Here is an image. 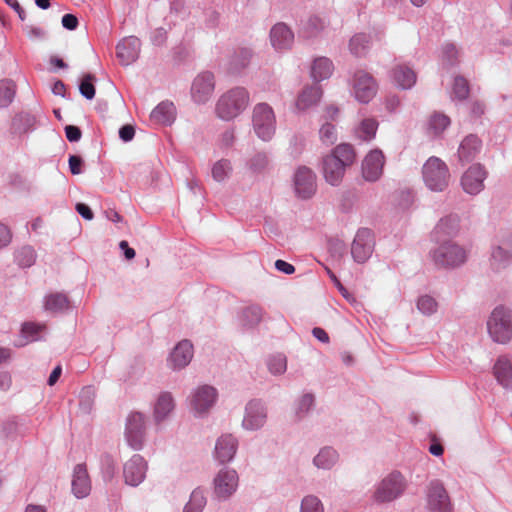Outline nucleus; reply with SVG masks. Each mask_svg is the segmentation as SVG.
Returning <instances> with one entry per match:
<instances>
[{"instance_id":"nucleus-13","label":"nucleus","mask_w":512,"mask_h":512,"mask_svg":"<svg viewBox=\"0 0 512 512\" xmlns=\"http://www.w3.org/2000/svg\"><path fill=\"white\" fill-rule=\"evenodd\" d=\"M218 398L216 388L210 385H202L195 388L189 397V405L195 416L206 415L215 405Z\"/></svg>"},{"instance_id":"nucleus-52","label":"nucleus","mask_w":512,"mask_h":512,"mask_svg":"<svg viewBox=\"0 0 512 512\" xmlns=\"http://www.w3.org/2000/svg\"><path fill=\"white\" fill-rule=\"evenodd\" d=\"M324 505L319 497L313 494L306 495L302 498L300 504V512H324Z\"/></svg>"},{"instance_id":"nucleus-12","label":"nucleus","mask_w":512,"mask_h":512,"mask_svg":"<svg viewBox=\"0 0 512 512\" xmlns=\"http://www.w3.org/2000/svg\"><path fill=\"white\" fill-rule=\"evenodd\" d=\"M267 419L268 409L265 403L252 399L245 405L241 427L249 432L259 431L266 425Z\"/></svg>"},{"instance_id":"nucleus-26","label":"nucleus","mask_w":512,"mask_h":512,"mask_svg":"<svg viewBox=\"0 0 512 512\" xmlns=\"http://www.w3.org/2000/svg\"><path fill=\"white\" fill-rule=\"evenodd\" d=\"M175 409V400L171 392H161L153 405V419L156 424L167 420Z\"/></svg>"},{"instance_id":"nucleus-16","label":"nucleus","mask_w":512,"mask_h":512,"mask_svg":"<svg viewBox=\"0 0 512 512\" xmlns=\"http://www.w3.org/2000/svg\"><path fill=\"white\" fill-rule=\"evenodd\" d=\"M238 447V438L231 433H224L216 439L213 458L221 465L231 463L236 456Z\"/></svg>"},{"instance_id":"nucleus-63","label":"nucleus","mask_w":512,"mask_h":512,"mask_svg":"<svg viewBox=\"0 0 512 512\" xmlns=\"http://www.w3.org/2000/svg\"><path fill=\"white\" fill-rule=\"evenodd\" d=\"M62 26L67 30H75L78 26V19L73 14H65L62 17Z\"/></svg>"},{"instance_id":"nucleus-10","label":"nucleus","mask_w":512,"mask_h":512,"mask_svg":"<svg viewBox=\"0 0 512 512\" xmlns=\"http://www.w3.org/2000/svg\"><path fill=\"white\" fill-rule=\"evenodd\" d=\"M146 417L141 412H131L125 422L124 437L127 445L135 450L140 451L144 447L146 439Z\"/></svg>"},{"instance_id":"nucleus-64","label":"nucleus","mask_w":512,"mask_h":512,"mask_svg":"<svg viewBox=\"0 0 512 512\" xmlns=\"http://www.w3.org/2000/svg\"><path fill=\"white\" fill-rule=\"evenodd\" d=\"M275 268L287 275L293 274L295 272V267L292 264L281 259L276 260Z\"/></svg>"},{"instance_id":"nucleus-39","label":"nucleus","mask_w":512,"mask_h":512,"mask_svg":"<svg viewBox=\"0 0 512 512\" xmlns=\"http://www.w3.org/2000/svg\"><path fill=\"white\" fill-rule=\"evenodd\" d=\"M392 79L402 89H410L416 83V74L408 66L397 65L392 70Z\"/></svg>"},{"instance_id":"nucleus-48","label":"nucleus","mask_w":512,"mask_h":512,"mask_svg":"<svg viewBox=\"0 0 512 512\" xmlns=\"http://www.w3.org/2000/svg\"><path fill=\"white\" fill-rule=\"evenodd\" d=\"M15 260L23 268L30 267L36 260L35 250L31 246H23L16 251Z\"/></svg>"},{"instance_id":"nucleus-6","label":"nucleus","mask_w":512,"mask_h":512,"mask_svg":"<svg viewBox=\"0 0 512 512\" xmlns=\"http://www.w3.org/2000/svg\"><path fill=\"white\" fill-rule=\"evenodd\" d=\"M252 126L255 134L262 141H270L276 132V116L273 108L264 102L254 106L252 111Z\"/></svg>"},{"instance_id":"nucleus-4","label":"nucleus","mask_w":512,"mask_h":512,"mask_svg":"<svg viewBox=\"0 0 512 512\" xmlns=\"http://www.w3.org/2000/svg\"><path fill=\"white\" fill-rule=\"evenodd\" d=\"M407 480L399 471H392L375 485L373 500L377 503H389L400 498L406 488Z\"/></svg>"},{"instance_id":"nucleus-7","label":"nucleus","mask_w":512,"mask_h":512,"mask_svg":"<svg viewBox=\"0 0 512 512\" xmlns=\"http://www.w3.org/2000/svg\"><path fill=\"white\" fill-rule=\"evenodd\" d=\"M431 257L437 266L455 268L464 264L467 260V251L453 241L440 242V245L433 249Z\"/></svg>"},{"instance_id":"nucleus-62","label":"nucleus","mask_w":512,"mask_h":512,"mask_svg":"<svg viewBox=\"0 0 512 512\" xmlns=\"http://www.w3.org/2000/svg\"><path fill=\"white\" fill-rule=\"evenodd\" d=\"M135 135V129L131 125H124L119 129V137L124 142H129Z\"/></svg>"},{"instance_id":"nucleus-19","label":"nucleus","mask_w":512,"mask_h":512,"mask_svg":"<svg viewBox=\"0 0 512 512\" xmlns=\"http://www.w3.org/2000/svg\"><path fill=\"white\" fill-rule=\"evenodd\" d=\"M293 183L295 193L301 199H308L316 192V176L308 167L301 166L295 171Z\"/></svg>"},{"instance_id":"nucleus-9","label":"nucleus","mask_w":512,"mask_h":512,"mask_svg":"<svg viewBox=\"0 0 512 512\" xmlns=\"http://www.w3.org/2000/svg\"><path fill=\"white\" fill-rule=\"evenodd\" d=\"M213 495L218 501L229 500L239 487L238 472L230 467L221 468L213 478Z\"/></svg>"},{"instance_id":"nucleus-31","label":"nucleus","mask_w":512,"mask_h":512,"mask_svg":"<svg viewBox=\"0 0 512 512\" xmlns=\"http://www.w3.org/2000/svg\"><path fill=\"white\" fill-rule=\"evenodd\" d=\"M252 50L247 47L235 49L229 56L227 69L230 73L237 74L248 67L252 59Z\"/></svg>"},{"instance_id":"nucleus-47","label":"nucleus","mask_w":512,"mask_h":512,"mask_svg":"<svg viewBox=\"0 0 512 512\" xmlns=\"http://www.w3.org/2000/svg\"><path fill=\"white\" fill-rule=\"evenodd\" d=\"M270 160L266 153L258 152L248 162L249 169L256 174H261L269 169Z\"/></svg>"},{"instance_id":"nucleus-17","label":"nucleus","mask_w":512,"mask_h":512,"mask_svg":"<svg viewBox=\"0 0 512 512\" xmlns=\"http://www.w3.org/2000/svg\"><path fill=\"white\" fill-rule=\"evenodd\" d=\"M215 89V79L211 72L198 74L192 82L191 97L197 104H205L212 97Z\"/></svg>"},{"instance_id":"nucleus-33","label":"nucleus","mask_w":512,"mask_h":512,"mask_svg":"<svg viewBox=\"0 0 512 512\" xmlns=\"http://www.w3.org/2000/svg\"><path fill=\"white\" fill-rule=\"evenodd\" d=\"M36 128V118L28 112H21L14 116L11 123V133L15 136L34 131Z\"/></svg>"},{"instance_id":"nucleus-50","label":"nucleus","mask_w":512,"mask_h":512,"mask_svg":"<svg viewBox=\"0 0 512 512\" xmlns=\"http://www.w3.org/2000/svg\"><path fill=\"white\" fill-rule=\"evenodd\" d=\"M416 306H417V309L419 310V312L425 316L433 315L434 313L437 312V309H438V303L435 300V298H433L430 295H426V294L421 295L417 299Z\"/></svg>"},{"instance_id":"nucleus-2","label":"nucleus","mask_w":512,"mask_h":512,"mask_svg":"<svg viewBox=\"0 0 512 512\" xmlns=\"http://www.w3.org/2000/svg\"><path fill=\"white\" fill-rule=\"evenodd\" d=\"M250 104V94L244 87H234L223 93L215 104L216 116L226 122L240 116Z\"/></svg>"},{"instance_id":"nucleus-15","label":"nucleus","mask_w":512,"mask_h":512,"mask_svg":"<svg viewBox=\"0 0 512 512\" xmlns=\"http://www.w3.org/2000/svg\"><path fill=\"white\" fill-rule=\"evenodd\" d=\"M148 462L140 454L132 455L123 464L124 483L131 487H138L142 484L147 475Z\"/></svg>"},{"instance_id":"nucleus-42","label":"nucleus","mask_w":512,"mask_h":512,"mask_svg":"<svg viewBox=\"0 0 512 512\" xmlns=\"http://www.w3.org/2000/svg\"><path fill=\"white\" fill-rule=\"evenodd\" d=\"M99 465L102 478L105 482L111 481L117 470V464L114 457L109 453H103L99 457Z\"/></svg>"},{"instance_id":"nucleus-61","label":"nucleus","mask_w":512,"mask_h":512,"mask_svg":"<svg viewBox=\"0 0 512 512\" xmlns=\"http://www.w3.org/2000/svg\"><path fill=\"white\" fill-rule=\"evenodd\" d=\"M65 135L68 141L78 142L81 139L82 132L79 127L74 125H67L65 127Z\"/></svg>"},{"instance_id":"nucleus-18","label":"nucleus","mask_w":512,"mask_h":512,"mask_svg":"<svg viewBox=\"0 0 512 512\" xmlns=\"http://www.w3.org/2000/svg\"><path fill=\"white\" fill-rule=\"evenodd\" d=\"M383 37V33L376 30L370 31L368 33H356L349 40V51L353 56L357 58L365 57L372 45L375 42H381Z\"/></svg>"},{"instance_id":"nucleus-5","label":"nucleus","mask_w":512,"mask_h":512,"mask_svg":"<svg viewBox=\"0 0 512 512\" xmlns=\"http://www.w3.org/2000/svg\"><path fill=\"white\" fill-rule=\"evenodd\" d=\"M422 177L428 189L441 192L448 187L450 172L444 161L432 156L422 167Z\"/></svg>"},{"instance_id":"nucleus-29","label":"nucleus","mask_w":512,"mask_h":512,"mask_svg":"<svg viewBox=\"0 0 512 512\" xmlns=\"http://www.w3.org/2000/svg\"><path fill=\"white\" fill-rule=\"evenodd\" d=\"M176 117V108L170 101L160 102L150 113V121L157 125H171Z\"/></svg>"},{"instance_id":"nucleus-58","label":"nucleus","mask_w":512,"mask_h":512,"mask_svg":"<svg viewBox=\"0 0 512 512\" xmlns=\"http://www.w3.org/2000/svg\"><path fill=\"white\" fill-rule=\"evenodd\" d=\"M458 50L456 46L452 43H446L442 47V60L449 65H452L456 62L458 58Z\"/></svg>"},{"instance_id":"nucleus-55","label":"nucleus","mask_w":512,"mask_h":512,"mask_svg":"<svg viewBox=\"0 0 512 512\" xmlns=\"http://www.w3.org/2000/svg\"><path fill=\"white\" fill-rule=\"evenodd\" d=\"M94 80L95 77L92 74H86L79 85L81 95L88 100H92L95 97Z\"/></svg>"},{"instance_id":"nucleus-46","label":"nucleus","mask_w":512,"mask_h":512,"mask_svg":"<svg viewBox=\"0 0 512 512\" xmlns=\"http://www.w3.org/2000/svg\"><path fill=\"white\" fill-rule=\"evenodd\" d=\"M16 93V85L11 80L0 81V108L9 106Z\"/></svg>"},{"instance_id":"nucleus-25","label":"nucleus","mask_w":512,"mask_h":512,"mask_svg":"<svg viewBox=\"0 0 512 512\" xmlns=\"http://www.w3.org/2000/svg\"><path fill=\"white\" fill-rule=\"evenodd\" d=\"M270 42L277 51L290 49L294 42V33L285 23H276L270 30Z\"/></svg>"},{"instance_id":"nucleus-14","label":"nucleus","mask_w":512,"mask_h":512,"mask_svg":"<svg viewBox=\"0 0 512 512\" xmlns=\"http://www.w3.org/2000/svg\"><path fill=\"white\" fill-rule=\"evenodd\" d=\"M375 248V236L372 230L360 228L351 243V256L358 264L366 263L372 256Z\"/></svg>"},{"instance_id":"nucleus-38","label":"nucleus","mask_w":512,"mask_h":512,"mask_svg":"<svg viewBox=\"0 0 512 512\" xmlns=\"http://www.w3.org/2000/svg\"><path fill=\"white\" fill-rule=\"evenodd\" d=\"M44 309L47 312L57 314L70 309V302L64 293H52L44 298Z\"/></svg>"},{"instance_id":"nucleus-44","label":"nucleus","mask_w":512,"mask_h":512,"mask_svg":"<svg viewBox=\"0 0 512 512\" xmlns=\"http://www.w3.org/2000/svg\"><path fill=\"white\" fill-rule=\"evenodd\" d=\"M206 503L207 500L204 490L196 488L192 491L190 499L185 505L183 512H202Z\"/></svg>"},{"instance_id":"nucleus-11","label":"nucleus","mask_w":512,"mask_h":512,"mask_svg":"<svg viewBox=\"0 0 512 512\" xmlns=\"http://www.w3.org/2000/svg\"><path fill=\"white\" fill-rule=\"evenodd\" d=\"M427 512H453L450 496L440 480H432L426 488Z\"/></svg>"},{"instance_id":"nucleus-49","label":"nucleus","mask_w":512,"mask_h":512,"mask_svg":"<svg viewBox=\"0 0 512 512\" xmlns=\"http://www.w3.org/2000/svg\"><path fill=\"white\" fill-rule=\"evenodd\" d=\"M267 367L271 374L282 375L287 370V358L283 354L272 355L267 360Z\"/></svg>"},{"instance_id":"nucleus-32","label":"nucleus","mask_w":512,"mask_h":512,"mask_svg":"<svg viewBox=\"0 0 512 512\" xmlns=\"http://www.w3.org/2000/svg\"><path fill=\"white\" fill-rule=\"evenodd\" d=\"M493 374L502 387L505 389L512 387V363L507 356H500L497 359L493 367Z\"/></svg>"},{"instance_id":"nucleus-57","label":"nucleus","mask_w":512,"mask_h":512,"mask_svg":"<svg viewBox=\"0 0 512 512\" xmlns=\"http://www.w3.org/2000/svg\"><path fill=\"white\" fill-rule=\"evenodd\" d=\"M319 135H320L321 141L326 145H332L337 140L336 128L333 124L328 123V122L324 123L321 126V128L319 130Z\"/></svg>"},{"instance_id":"nucleus-54","label":"nucleus","mask_w":512,"mask_h":512,"mask_svg":"<svg viewBox=\"0 0 512 512\" xmlns=\"http://www.w3.org/2000/svg\"><path fill=\"white\" fill-rule=\"evenodd\" d=\"M95 392L90 386L84 387L79 394V407L83 413H89L94 404Z\"/></svg>"},{"instance_id":"nucleus-27","label":"nucleus","mask_w":512,"mask_h":512,"mask_svg":"<svg viewBox=\"0 0 512 512\" xmlns=\"http://www.w3.org/2000/svg\"><path fill=\"white\" fill-rule=\"evenodd\" d=\"M459 231V218L455 215H449L440 219L432 232V238L440 243L449 241L448 238L456 236Z\"/></svg>"},{"instance_id":"nucleus-40","label":"nucleus","mask_w":512,"mask_h":512,"mask_svg":"<svg viewBox=\"0 0 512 512\" xmlns=\"http://www.w3.org/2000/svg\"><path fill=\"white\" fill-rule=\"evenodd\" d=\"M327 22L324 18L313 15L308 17L301 24L300 34L305 38H312L318 35L326 27Z\"/></svg>"},{"instance_id":"nucleus-20","label":"nucleus","mask_w":512,"mask_h":512,"mask_svg":"<svg viewBox=\"0 0 512 512\" xmlns=\"http://www.w3.org/2000/svg\"><path fill=\"white\" fill-rule=\"evenodd\" d=\"M487 171L481 164L470 166L461 178L463 190L470 195H477L484 189Z\"/></svg>"},{"instance_id":"nucleus-1","label":"nucleus","mask_w":512,"mask_h":512,"mask_svg":"<svg viewBox=\"0 0 512 512\" xmlns=\"http://www.w3.org/2000/svg\"><path fill=\"white\" fill-rule=\"evenodd\" d=\"M356 158L355 151L350 144L336 146L331 154L323 159V175L325 180L337 186L343 179L346 168L351 166Z\"/></svg>"},{"instance_id":"nucleus-35","label":"nucleus","mask_w":512,"mask_h":512,"mask_svg":"<svg viewBox=\"0 0 512 512\" xmlns=\"http://www.w3.org/2000/svg\"><path fill=\"white\" fill-rule=\"evenodd\" d=\"M512 261V253L504 246L502 241L501 245H495L491 249L490 267L492 270L498 272L505 269Z\"/></svg>"},{"instance_id":"nucleus-60","label":"nucleus","mask_w":512,"mask_h":512,"mask_svg":"<svg viewBox=\"0 0 512 512\" xmlns=\"http://www.w3.org/2000/svg\"><path fill=\"white\" fill-rule=\"evenodd\" d=\"M68 164H69L70 172L73 175H79L83 172V170H82L83 160L80 156L70 155Z\"/></svg>"},{"instance_id":"nucleus-24","label":"nucleus","mask_w":512,"mask_h":512,"mask_svg":"<svg viewBox=\"0 0 512 512\" xmlns=\"http://www.w3.org/2000/svg\"><path fill=\"white\" fill-rule=\"evenodd\" d=\"M72 493L78 499L87 497L91 492V480L86 465L77 464L73 469Z\"/></svg>"},{"instance_id":"nucleus-30","label":"nucleus","mask_w":512,"mask_h":512,"mask_svg":"<svg viewBox=\"0 0 512 512\" xmlns=\"http://www.w3.org/2000/svg\"><path fill=\"white\" fill-rule=\"evenodd\" d=\"M339 459L340 455L335 448L324 446L313 457L312 463L319 470L329 471L338 464Z\"/></svg>"},{"instance_id":"nucleus-45","label":"nucleus","mask_w":512,"mask_h":512,"mask_svg":"<svg viewBox=\"0 0 512 512\" xmlns=\"http://www.w3.org/2000/svg\"><path fill=\"white\" fill-rule=\"evenodd\" d=\"M315 398L311 393H305L299 397L294 406L296 418L298 420L306 417L314 407Z\"/></svg>"},{"instance_id":"nucleus-21","label":"nucleus","mask_w":512,"mask_h":512,"mask_svg":"<svg viewBox=\"0 0 512 512\" xmlns=\"http://www.w3.org/2000/svg\"><path fill=\"white\" fill-rule=\"evenodd\" d=\"M194 348L189 340L180 341L170 352L167 365L174 371L185 368L191 362Z\"/></svg>"},{"instance_id":"nucleus-22","label":"nucleus","mask_w":512,"mask_h":512,"mask_svg":"<svg viewBox=\"0 0 512 512\" xmlns=\"http://www.w3.org/2000/svg\"><path fill=\"white\" fill-rule=\"evenodd\" d=\"M385 158L381 150L370 151L362 162V175L366 181H377L382 173Z\"/></svg>"},{"instance_id":"nucleus-41","label":"nucleus","mask_w":512,"mask_h":512,"mask_svg":"<svg viewBox=\"0 0 512 512\" xmlns=\"http://www.w3.org/2000/svg\"><path fill=\"white\" fill-rule=\"evenodd\" d=\"M21 334L27 342L39 341L47 334V326L42 323L26 322L22 325Z\"/></svg>"},{"instance_id":"nucleus-59","label":"nucleus","mask_w":512,"mask_h":512,"mask_svg":"<svg viewBox=\"0 0 512 512\" xmlns=\"http://www.w3.org/2000/svg\"><path fill=\"white\" fill-rule=\"evenodd\" d=\"M12 241V232L10 228L0 223V250L7 247Z\"/></svg>"},{"instance_id":"nucleus-56","label":"nucleus","mask_w":512,"mask_h":512,"mask_svg":"<svg viewBox=\"0 0 512 512\" xmlns=\"http://www.w3.org/2000/svg\"><path fill=\"white\" fill-rule=\"evenodd\" d=\"M453 95L459 100H464L469 95V84L462 76H457L453 83Z\"/></svg>"},{"instance_id":"nucleus-43","label":"nucleus","mask_w":512,"mask_h":512,"mask_svg":"<svg viewBox=\"0 0 512 512\" xmlns=\"http://www.w3.org/2000/svg\"><path fill=\"white\" fill-rule=\"evenodd\" d=\"M378 129V122L374 118L363 119L355 129L356 136L365 141L373 139Z\"/></svg>"},{"instance_id":"nucleus-37","label":"nucleus","mask_w":512,"mask_h":512,"mask_svg":"<svg viewBox=\"0 0 512 512\" xmlns=\"http://www.w3.org/2000/svg\"><path fill=\"white\" fill-rule=\"evenodd\" d=\"M322 96V90L319 86L311 85L305 87L299 94L296 107L299 110H307L310 107L316 105Z\"/></svg>"},{"instance_id":"nucleus-8","label":"nucleus","mask_w":512,"mask_h":512,"mask_svg":"<svg viewBox=\"0 0 512 512\" xmlns=\"http://www.w3.org/2000/svg\"><path fill=\"white\" fill-rule=\"evenodd\" d=\"M349 84L351 95L362 104H368L378 91L376 80L365 70L355 71L350 78Z\"/></svg>"},{"instance_id":"nucleus-51","label":"nucleus","mask_w":512,"mask_h":512,"mask_svg":"<svg viewBox=\"0 0 512 512\" xmlns=\"http://www.w3.org/2000/svg\"><path fill=\"white\" fill-rule=\"evenodd\" d=\"M232 171L231 162L227 159L217 161L212 167V177L217 182L227 179Z\"/></svg>"},{"instance_id":"nucleus-28","label":"nucleus","mask_w":512,"mask_h":512,"mask_svg":"<svg viewBox=\"0 0 512 512\" xmlns=\"http://www.w3.org/2000/svg\"><path fill=\"white\" fill-rule=\"evenodd\" d=\"M482 148L481 140L473 134L466 136L459 145L458 157L462 163L473 161Z\"/></svg>"},{"instance_id":"nucleus-34","label":"nucleus","mask_w":512,"mask_h":512,"mask_svg":"<svg viewBox=\"0 0 512 512\" xmlns=\"http://www.w3.org/2000/svg\"><path fill=\"white\" fill-rule=\"evenodd\" d=\"M263 310L258 305H249L244 307L238 313V323L244 329L256 327L262 320Z\"/></svg>"},{"instance_id":"nucleus-53","label":"nucleus","mask_w":512,"mask_h":512,"mask_svg":"<svg viewBox=\"0 0 512 512\" xmlns=\"http://www.w3.org/2000/svg\"><path fill=\"white\" fill-rule=\"evenodd\" d=\"M449 125V117L441 113H435L429 120V129L434 135H440Z\"/></svg>"},{"instance_id":"nucleus-36","label":"nucleus","mask_w":512,"mask_h":512,"mask_svg":"<svg viewBox=\"0 0 512 512\" xmlns=\"http://www.w3.org/2000/svg\"><path fill=\"white\" fill-rule=\"evenodd\" d=\"M334 71L333 62L327 57H318L314 59L310 75L315 82H320L330 78Z\"/></svg>"},{"instance_id":"nucleus-23","label":"nucleus","mask_w":512,"mask_h":512,"mask_svg":"<svg viewBox=\"0 0 512 512\" xmlns=\"http://www.w3.org/2000/svg\"><path fill=\"white\" fill-rule=\"evenodd\" d=\"M140 47L141 43L137 37H126L116 46V56L122 65L128 66L138 59Z\"/></svg>"},{"instance_id":"nucleus-3","label":"nucleus","mask_w":512,"mask_h":512,"mask_svg":"<svg viewBox=\"0 0 512 512\" xmlns=\"http://www.w3.org/2000/svg\"><path fill=\"white\" fill-rule=\"evenodd\" d=\"M487 330L491 339L499 344H507L512 339V313L503 305L496 306L487 320Z\"/></svg>"}]
</instances>
